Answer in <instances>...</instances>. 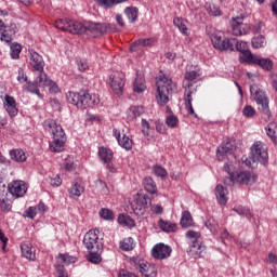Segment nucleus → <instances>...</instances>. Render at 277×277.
Listing matches in <instances>:
<instances>
[{
	"mask_svg": "<svg viewBox=\"0 0 277 277\" xmlns=\"http://www.w3.org/2000/svg\"><path fill=\"white\" fill-rule=\"evenodd\" d=\"M251 95L254 97V101L258 105H262L263 115L269 117V101L265 95V92L262 89H259L256 85H251Z\"/></svg>",
	"mask_w": 277,
	"mask_h": 277,
	"instance_id": "f8f14e48",
	"label": "nucleus"
},
{
	"mask_svg": "<svg viewBox=\"0 0 277 277\" xmlns=\"http://www.w3.org/2000/svg\"><path fill=\"white\" fill-rule=\"evenodd\" d=\"M186 238L190 239L192 242H198V239L200 238V233L198 232H186Z\"/></svg>",
	"mask_w": 277,
	"mask_h": 277,
	"instance_id": "052dcab7",
	"label": "nucleus"
},
{
	"mask_svg": "<svg viewBox=\"0 0 277 277\" xmlns=\"http://www.w3.org/2000/svg\"><path fill=\"white\" fill-rule=\"evenodd\" d=\"M268 159L267 146L261 141H256L251 146V157L242 158V161L245 167L254 169L258 163H262L263 166L267 163Z\"/></svg>",
	"mask_w": 277,
	"mask_h": 277,
	"instance_id": "423d86ee",
	"label": "nucleus"
},
{
	"mask_svg": "<svg viewBox=\"0 0 277 277\" xmlns=\"http://www.w3.org/2000/svg\"><path fill=\"white\" fill-rule=\"evenodd\" d=\"M241 113L245 118H252L254 115H256V110L252 106H245Z\"/></svg>",
	"mask_w": 277,
	"mask_h": 277,
	"instance_id": "4d7b16f0",
	"label": "nucleus"
},
{
	"mask_svg": "<svg viewBox=\"0 0 277 277\" xmlns=\"http://www.w3.org/2000/svg\"><path fill=\"white\" fill-rule=\"evenodd\" d=\"M2 106L6 110L10 118H15V116H17L19 113V109L17 108V102H15V98L11 95H4V98H2Z\"/></svg>",
	"mask_w": 277,
	"mask_h": 277,
	"instance_id": "a211bd4d",
	"label": "nucleus"
},
{
	"mask_svg": "<svg viewBox=\"0 0 277 277\" xmlns=\"http://www.w3.org/2000/svg\"><path fill=\"white\" fill-rule=\"evenodd\" d=\"M154 174H156V176H158V177L166 179L167 170L162 167L156 166V167H154Z\"/></svg>",
	"mask_w": 277,
	"mask_h": 277,
	"instance_id": "bf43d9fd",
	"label": "nucleus"
},
{
	"mask_svg": "<svg viewBox=\"0 0 277 277\" xmlns=\"http://www.w3.org/2000/svg\"><path fill=\"white\" fill-rule=\"evenodd\" d=\"M89 262L92 264L101 263V250H89Z\"/></svg>",
	"mask_w": 277,
	"mask_h": 277,
	"instance_id": "49530a36",
	"label": "nucleus"
},
{
	"mask_svg": "<svg viewBox=\"0 0 277 277\" xmlns=\"http://www.w3.org/2000/svg\"><path fill=\"white\" fill-rule=\"evenodd\" d=\"M172 253V248H170L169 245H166L163 242L156 243L154 247H151V259L163 261L170 258V254Z\"/></svg>",
	"mask_w": 277,
	"mask_h": 277,
	"instance_id": "ddd939ff",
	"label": "nucleus"
},
{
	"mask_svg": "<svg viewBox=\"0 0 277 277\" xmlns=\"http://www.w3.org/2000/svg\"><path fill=\"white\" fill-rule=\"evenodd\" d=\"M82 246L89 251H101L103 245L100 239V230L90 229L89 233L84 234Z\"/></svg>",
	"mask_w": 277,
	"mask_h": 277,
	"instance_id": "9d476101",
	"label": "nucleus"
},
{
	"mask_svg": "<svg viewBox=\"0 0 277 277\" xmlns=\"http://www.w3.org/2000/svg\"><path fill=\"white\" fill-rule=\"evenodd\" d=\"M180 225H182L183 228H189L190 226H193V216L190 215V212L183 211Z\"/></svg>",
	"mask_w": 277,
	"mask_h": 277,
	"instance_id": "58836bf2",
	"label": "nucleus"
},
{
	"mask_svg": "<svg viewBox=\"0 0 277 277\" xmlns=\"http://www.w3.org/2000/svg\"><path fill=\"white\" fill-rule=\"evenodd\" d=\"M98 156L100 160L103 161V163H110L114 158V153L111 149H108L107 147H100Z\"/></svg>",
	"mask_w": 277,
	"mask_h": 277,
	"instance_id": "c756f323",
	"label": "nucleus"
},
{
	"mask_svg": "<svg viewBox=\"0 0 277 277\" xmlns=\"http://www.w3.org/2000/svg\"><path fill=\"white\" fill-rule=\"evenodd\" d=\"M143 185L145 186V190L148 193V194H156V192H158V188L156 186V182L153 181L151 177H145L143 180Z\"/></svg>",
	"mask_w": 277,
	"mask_h": 277,
	"instance_id": "e433bc0d",
	"label": "nucleus"
},
{
	"mask_svg": "<svg viewBox=\"0 0 277 277\" xmlns=\"http://www.w3.org/2000/svg\"><path fill=\"white\" fill-rule=\"evenodd\" d=\"M132 263L134 264L135 269L140 271L141 275L145 277H156L157 268L156 265L148 263L142 258L132 259Z\"/></svg>",
	"mask_w": 277,
	"mask_h": 277,
	"instance_id": "9b49d317",
	"label": "nucleus"
},
{
	"mask_svg": "<svg viewBox=\"0 0 277 277\" xmlns=\"http://www.w3.org/2000/svg\"><path fill=\"white\" fill-rule=\"evenodd\" d=\"M157 94L156 102L160 107L166 106L170 102V95L174 90H176V83L169 78V76H159L158 81H156Z\"/></svg>",
	"mask_w": 277,
	"mask_h": 277,
	"instance_id": "39448f33",
	"label": "nucleus"
},
{
	"mask_svg": "<svg viewBox=\"0 0 277 277\" xmlns=\"http://www.w3.org/2000/svg\"><path fill=\"white\" fill-rule=\"evenodd\" d=\"M186 253H188V255L193 256L195 260L203 259L205 254L207 253V247L200 242L193 241L190 249H188Z\"/></svg>",
	"mask_w": 277,
	"mask_h": 277,
	"instance_id": "aec40b11",
	"label": "nucleus"
},
{
	"mask_svg": "<svg viewBox=\"0 0 277 277\" xmlns=\"http://www.w3.org/2000/svg\"><path fill=\"white\" fill-rule=\"evenodd\" d=\"M251 43H252V48L254 49H262L267 44V42L265 41V38L262 35L254 37Z\"/></svg>",
	"mask_w": 277,
	"mask_h": 277,
	"instance_id": "a18cd8bd",
	"label": "nucleus"
},
{
	"mask_svg": "<svg viewBox=\"0 0 277 277\" xmlns=\"http://www.w3.org/2000/svg\"><path fill=\"white\" fill-rule=\"evenodd\" d=\"M236 145H235V140L229 138L227 142L222 143L220 147H217V159L223 160L224 156L230 155L233 150H235Z\"/></svg>",
	"mask_w": 277,
	"mask_h": 277,
	"instance_id": "412c9836",
	"label": "nucleus"
},
{
	"mask_svg": "<svg viewBox=\"0 0 277 277\" xmlns=\"http://www.w3.org/2000/svg\"><path fill=\"white\" fill-rule=\"evenodd\" d=\"M243 58H245V62L249 64L258 65L262 67L263 70L269 71L271 69H273V61H271L269 58H262L254 54H249V56H245Z\"/></svg>",
	"mask_w": 277,
	"mask_h": 277,
	"instance_id": "dca6fc26",
	"label": "nucleus"
},
{
	"mask_svg": "<svg viewBox=\"0 0 277 277\" xmlns=\"http://www.w3.org/2000/svg\"><path fill=\"white\" fill-rule=\"evenodd\" d=\"M22 50L23 47H21L19 43L10 44V57H12V60H19V54Z\"/></svg>",
	"mask_w": 277,
	"mask_h": 277,
	"instance_id": "79ce46f5",
	"label": "nucleus"
},
{
	"mask_svg": "<svg viewBox=\"0 0 277 277\" xmlns=\"http://www.w3.org/2000/svg\"><path fill=\"white\" fill-rule=\"evenodd\" d=\"M119 247L124 252H130V251L134 250V239H132L130 237L129 238H124L123 241H121L119 243Z\"/></svg>",
	"mask_w": 277,
	"mask_h": 277,
	"instance_id": "a19ab883",
	"label": "nucleus"
},
{
	"mask_svg": "<svg viewBox=\"0 0 277 277\" xmlns=\"http://www.w3.org/2000/svg\"><path fill=\"white\" fill-rule=\"evenodd\" d=\"M85 28H87V25H83L82 23L70 22V24H68V26L62 29V31L70 32L72 35H81V34H84Z\"/></svg>",
	"mask_w": 277,
	"mask_h": 277,
	"instance_id": "393cba45",
	"label": "nucleus"
},
{
	"mask_svg": "<svg viewBox=\"0 0 277 277\" xmlns=\"http://www.w3.org/2000/svg\"><path fill=\"white\" fill-rule=\"evenodd\" d=\"M118 277H137V276L128 271L121 269L119 271Z\"/></svg>",
	"mask_w": 277,
	"mask_h": 277,
	"instance_id": "774afa93",
	"label": "nucleus"
},
{
	"mask_svg": "<svg viewBox=\"0 0 277 277\" xmlns=\"http://www.w3.org/2000/svg\"><path fill=\"white\" fill-rule=\"evenodd\" d=\"M28 58L30 60V67L34 69V71H44V61L38 52L32 49L28 50Z\"/></svg>",
	"mask_w": 277,
	"mask_h": 277,
	"instance_id": "f3484780",
	"label": "nucleus"
},
{
	"mask_svg": "<svg viewBox=\"0 0 277 277\" xmlns=\"http://www.w3.org/2000/svg\"><path fill=\"white\" fill-rule=\"evenodd\" d=\"M223 170L228 174V180L225 184L232 186L233 184H239L241 186L251 187L252 185L256 184L258 175L251 171H233L232 164H225Z\"/></svg>",
	"mask_w": 277,
	"mask_h": 277,
	"instance_id": "20e7f679",
	"label": "nucleus"
},
{
	"mask_svg": "<svg viewBox=\"0 0 277 277\" xmlns=\"http://www.w3.org/2000/svg\"><path fill=\"white\" fill-rule=\"evenodd\" d=\"M58 259H61V261H63L65 264L74 263V258L68 254H58Z\"/></svg>",
	"mask_w": 277,
	"mask_h": 277,
	"instance_id": "680f3d73",
	"label": "nucleus"
},
{
	"mask_svg": "<svg viewBox=\"0 0 277 277\" xmlns=\"http://www.w3.org/2000/svg\"><path fill=\"white\" fill-rule=\"evenodd\" d=\"M242 17H234L232 22L233 26V35L238 36H246L251 30V27L249 25L242 23Z\"/></svg>",
	"mask_w": 277,
	"mask_h": 277,
	"instance_id": "6ab92c4d",
	"label": "nucleus"
},
{
	"mask_svg": "<svg viewBox=\"0 0 277 277\" xmlns=\"http://www.w3.org/2000/svg\"><path fill=\"white\" fill-rule=\"evenodd\" d=\"M39 84L36 82L28 81L24 84V91L29 92L31 94H36L37 96L41 97V93L39 92Z\"/></svg>",
	"mask_w": 277,
	"mask_h": 277,
	"instance_id": "ea45409f",
	"label": "nucleus"
},
{
	"mask_svg": "<svg viewBox=\"0 0 277 277\" xmlns=\"http://www.w3.org/2000/svg\"><path fill=\"white\" fill-rule=\"evenodd\" d=\"M38 74H39V76H37L36 81H34L31 83L38 84L39 88H47L50 84L55 83L54 81L49 79V76H47V74H44V70L38 71Z\"/></svg>",
	"mask_w": 277,
	"mask_h": 277,
	"instance_id": "cd10ccee",
	"label": "nucleus"
},
{
	"mask_svg": "<svg viewBox=\"0 0 277 277\" xmlns=\"http://www.w3.org/2000/svg\"><path fill=\"white\" fill-rule=\"evenodd\" d=\"M207 13L213 16H222V10L216 4H207Z\"/></svg>",
	"mask_w": 277,
	"mask_h": 277,
	"instance_id": "09e8293b",
	"label": "nucleus"
},
{
	"mask_svg": "<svg viewBox=\"0 0 277 277\" xmlns=\"http://www.w3.org/2000/svg\"><path fill=\"white\" fill-rule=\"evenodd\" d=\"M28 190L24 181H13L8 185L6 194L12 196L13 198H23Z\"/></svg>",
	"mask_w": 277,
	"mask_h": 277,
	"instance_id": "4468645a",
	"label": "nucleus"
},
{
	"mask_svg": "<svg viewBox=\"0 0 277 277\" xmlns=\"http://www.w3.org/2000/svg\"><path fill=\"white\" fill-rule=\"evenodd\" d=\"M1 32V41L10 43L14 40L15 32H11L9 30H0Z\"/></svg>",
	"mask_w": 277,
	"mask_h": 277,
	"instance_id": "603ef678",
	"label": "nucleus"
},
{
	"mask_svg": "<svg viewBox=\"0 0 277 277\" xmlns=\"http://www.w3.org/2000/svg\"><path fill=\"white\" fill-rule=\"evenodd\" d=\"M70 22H76L72 19H57L54 23L55 28H57L58 30H63L65 29L68 25H70Z\"/></svg>",
	"mask_w": 277,
	"mask_h": 277,
	"instance_id": "5fc2aeb1",
	"label": "nucleus"
},
{
	"mask_svg": "<svg viewBox=\"0 0 277 277\" xmlns=\"http://www.w3.org/2000/svg\"><path fill=\"white\" fill-rule=\"evenodd\" d=\"M39 210H36L35 208H28L24 211V217H28L30 220H34L38 215Z\"/></svg>",
	"mask_w": 277,
	"mask_h": 277,
	"instance_id": "13d9d810",
	"label": "nucleus"
},
{
	"mask_svg": "<svg viewBox=\"0 0 277 277\" xmlns=\"http://www.w3.org/2000/svg\"><path fill=\"white\" fill-rule=\"evenodd\" d=\"M44 130L50 132L53 141L50 143V151L60 154L65 150L66 134L61 126H58L54 119H48L44 121Z\"/></svg>",
	"mask_w": 277,
	"mask_h": 277,
	"instance_id": "f03ea898",
	"label": "nucleus"
},
{
	"mask_svg": "<svg viewBox=\"0 0 277 277\" xmlns=\"http://www.w3.org/2000/svg\"><path fill=\"white\" fill-rule=\"evenodd\" d=\"M177 117L175 115H169L167 119L164 120V123L170 128V129H175L177 126Z\"/></svg>",
	"mask_w": 277,
	"mask_h": 277,
	"instance_id": "864d4df0",
	"label": "nucleus"
},
{
	"mask_svg": "<svg viewBox=\"0 0 277 277\" xmlns=\"http://www.w3.org/2000/svg\"><path fill=\"white\" fill-rule=\"evenodd\" d=\"M117 222L120 225H123L129 228H133L135 226L134 220H132V217L126 214H119V216L117 217Z\"/></svg>",
	"mask_w": 277,
	"mask_h": 277,
	"instance_id": "4c0bfd02",
	"label": "nucleus"
},
{
	"mask_svg": "<svg viewBox=\"0 0 277 277\" xmlns=\"http://www.w3.org/2000/svg\"><path fill=\"white\" fill-rule=\"evenodd\" d=\"M66 101L77 108L87 109L94 107V100H92V95L89 94L88 91H79V92H68L66 93Z\"/></svg>",
	"mask_w": 277,
	"mask_h": 277,
	"instance_id": "0eeeda50",
	"label": "nucleus"
},
{
	"mask_svg": "<svg viewBox=\"0 0 277 277\" xmlns=\"http://www.w3.org/2000/svg\"><path fill=\"white\" fill-rule=\"evenodd\" d=\"M233 211L238 213V215H243L245 217H252L251 210L243 206H235Z\"/></svg>",
	"mask_w": 277,
	"mask_h": 277,
	"instance_id": "c03bdc74",
	"label": "nucleus"
},
{
	"mask_svg": "<svg viewBox=\"0 0 277 277\" xmlns=\"http://www.w3.org/2000/svg\"><path fill=\"white\" fill-rule=\"evenodd\" d=\"M174 26L177 27L180 32L183 35H187V22L183 19L182 17H175L174 21Z\"/></svg>",
	"mask_w": 277,
	"mask_h": 277,
	"instance_id": "37998d69",
	"label": "nucleus"
},
{
	"mask_svg": "<svg viewBox=\"0 0 277 277\" xmlns=\"http://www.w3.org/2000/svg\"><path fill=\"white\" fill-rule=\"evenodd\" d=\"M77 68L79 69V71H87L89 70V64L87 63V61H79L77 62Z\"/></svg>",
	"mask_w": 277,
	"mask_h": 277,
	"instance_id": "0e129e2a",
	"label": "nucleus"
},
{
	"mask_svg": "<svg viewBox=\"0 0 277 277\" xmlns=\"http://www.w3.org/2000/svg\"><path fill=\"white\" fill-rule=\"evenodd\" d=\"M137 8L135 6H127L123 10L124 16L129 19L130 24H134L137 21Z\"/></svg>",
	"mask_w": 277,
	"mask_h": 277,
	"instance_id": "473e14b6",
	"label": "nucleus"
},
{
	"mask_svg": "<svg viewBox=\"0 0 277 277\" xmlns=\"http://www.w3.org/2000/svg\"><path fill=\"white\" fill-rule=\"evenodd\" d=\"M84 193V187L80 183H74L71 184L70 189H68V195H70V198H78Z\"/></svg>",
	"mask_w": 277,
	"mask_h": 277,
	"instance_id": "2f4dec72",
	"label": "nucleus"
},
{
	"mask_svg": "<svg viewBox=\"0 0 277 277\" xmlns=\"http://www.w3.org/2000/svg\"><path fill=\"white\" fill-rule=\"evenodd\" d=\"M129 0H97V2L106 9L113 8L115 4H121L128 2Z\"/></svg>",
	"mask_w": 277,
	"mask_h": 277,
	"instance_id": "de8ad7c7",
	"label": "nucleus"
},
{
	"mask_svg": "<svg viewBox=\"0 0 277 277\" xmlns=\"http://www.w3.org/2000/svg\"><path fill=\"white\" fill-rule=\"evenodd\" d=\"M210 42H212V47L217 51H238L243 54V57H248L252 55L251 51L248 50L246 42H238L235 38H225L222 31L214 30V32L210 34Z\"/></svg>",
	"mask_w": 277,
	"mask_h": 277,
	"instance_id": "f257e3e1",
	"label": "nucleus"
},
{
	"mask_svg": "<svg viewBox=\"0 0 277 277\" xmlns=\"http://www.w3.org/2000/svg\"><path fill=\"white\" fill-rule=\"evenodd\" d=\"M145 109L142 106H130L129 110H127V118L132 121L136 118H140Z\"/></svg>",
	"mask_w": 277,
	"mask_h": 277,
	"instance_id": "c85d7f7f",
	"label": "nucleus"
},
{
	"mask_svg": "<svg viewBox=\"0 0 277 277\" xmlns=\"http://www.w3.org/2000/svg\"><path fill=\"white\" fill-rule=\"evenodd\" d=\"M17 81H19V83L28 82L25 71L22 68H19V75L17 76Z\"/></svg>",
	"mask_w": 277,
	"mask_h": 277,
	"instance_id": "338daca9",
	"label": "nucleus"
},
{
	"mask_svg": "<svg viewBox=\"0 0 277 277\" xmlns=\"http://www.w3.org/2000/svg\"><path fill=\"white\" fill-rule=\"evenodd\" d=\"M200 78V72L193 70L186 71L185 77L183 79V89H185V108L188 115L193 116L194 118H198V115L194 111L193 108V94L196 93V80Z\"/></svg>",
	"mask_w": 277,
	"mask_h": 277,
	"instance_id": "7ed1b4c3",
	"label": "nucleus"
},
{
	"mask_svg": "<svg viewBox=\"0 0 277 277\" xmlns=\"http://www.w3.org/2000/svg\"><path fill=\"white\" fill-rule=\"evenodd\" d=\"M265 133L271 142L277 143V124L275 122H271L265 127Z\"/></svg>",
	"mask_w": 277,
	"mask_h": 277,
	"instance_id": "f704fd0d",
	"label": "nucleus"
},
{
	"mask_svg": "<svg viewBox=\"0 0 277 277\" xmlns=\"http://www.w3.org/2000/svg\"><path fill=\"white\" fill-rule=\"evenodd\" d=\"M147 90V87L145 85V79H143L142 76L137 75L134 79V92L137 94H142Z\"/></svg>",
	"mask_w": 277,
	"mask_h": 277,
	"instance_id": "c9c22d12",
	"label": "nucleus"
},
{
	"mask_svg": "<svg viewBox=\"0 0 277 277\" xmlns=\"http://www.w3.org/2000/svg\"><path fill=\"white\" fill-rule=\"evenodd\" d=\"M159 229H161L164 233H174L176 232V224L166 221V220H159L158 222Z\"/></svg>",
	"mask_w": 277,
	"mask_h": 277,
	"instance_id": "72a5a7b5",
	"label": "nucleus"
},
{
	"mask_svg": "<svg viewBox=\"0 0 277 277\" xmlns=\"http://www.w3.org/2000/svg\"><path fill=\"white\" fill-rule=\"evenodd\" d=\"M10 159L17 163H24L27 157L23 149H12L10 150Z\"/></svg>",
	"mask_w": 277,
	"mask_h": 277,
	"instance_id": "7c9ffc66",
	"label": "nucleus"
},
{
	"mask_svg": "<svg viewBox=\"0 0 277 277\" xmlns=\"http://www.w3.org/2000/svg\"><path fill=\"white\" fill-rule=\"evenodd\" d=\"M47 183L50 184L52 187H60L63 183V180L60 177V174L52 175L47 177Z\"/></svg>",
	"mask_w": 277,
	"mask_h": 277,
	"instance_id": "8fccbe9b",
	"label": "nucleus"
},
{
	"mask_svg": "<svg viewBox=\"0 0 277 277\" xmlns=\"http://www.w3.org/2000/svg\"><path fill=\"white\" fill-rule=\"evenodd\" d=\"M116 25L107 23H89L84 29V34L96 39L105 34H115Z\"/></svg>",
	"mask_w": 277,
	"mask_h": 277,
	"instance_id": "6e6552de",
	"label": "nucleus"
},
{
	"mask_svg": "<svg viewBox=\"0 0 277 277\" xmlns=\"http://www.w3.org/2000/svg\"><path fill=\"white\" fill-rule=\"evenodd\" d=\"M110 88L114 94H121L124 88V74L121 71H114L110 75Z\"/></svg>",
	"mask_w": 277,
	"mask_h": 277,
	"instance_id": "2eb2a0df",
	"label": "nucleus"
},
{
	"mask_svg": "<svg viewBox=\"0 0 277 277\" xmlns=\"http://www.w3.org/2000/svg\"><path fill=\"white\" fill-rule=\"evenodd\" d=\"M151 203V199L146 194L137 193L134 196V200L130 202V209L135 215L142 216Z\"/></svg>",
	"mask_w": 277,
	"mask_h": 277,
	"instance_id": "1a4fd4ad",
	"label": "nucleus"
},
{
	"mask_svg": "<svg viewBox=\"0 0 277 277\" xmlns=\"http://www.w3.org/2000/svg\"><path fill=\"white\" fill-rule=\"evenodd\" d=\"M155 43L156 39L154 38L135 40L130 44V51L135 52L142 50L143 48H151Z\"/></svg>",
	"mask_w": 277,
	"mask_h": 277,
	"instance_id": "4be33fe9",
	"label": "nucleus"
},
{
	"mask_svg": "<svg viewBox=\"0 0 277 277\" xmlns=\"http://www.w3.org/2000/svg\"><path fill=\"white\" fill-rule=\"evenodd\" d=\"M12 198L14 196L8 195L6 190H0V208L2 212H10L12 210Z\"/></svg>",
	"mask_w": 277,
	"mask_h": 277,
	"instance_id": "b1692460",
	"label": "nucleus"
},
{
	"mask_svg": "<svg viewBox=\"0 0 277 277\" xmlns=\"http://www.w3.org/2000/svg\"><path fill=\"white\" fill-rule=\"evenodd\" d=\"M21 253L23 254V258L28 261L36 260V250L31 247L30 242L21 243Z\"/></svg>",
	"mask_w": 277,
	"mask_h": 277,
	"instance_id": "a878e982",
	"label": "nucleus"
},
{
	"mask_svg": "<svg viewBox=\"0 0 277 277\" xmlns=\"http://www.w3.org/2000/svg\"><path fill=\"white\" fill-rule=\"evenodd\" d=\"M149 131L150 124L148 123V121L145 119H141V132L143 133V135L150 136Z\"/></svg>",
	"mask_w": 277,
	"mask_h": 277,
	"instance_id": "6e6d98bb",
	"label": "nucleus"
},
{
	"mask_svg": "<svg viewBox=\"0 0 277 277\" xmlns=\"http://www.w3.org/2000/svg\"><path fill=\"white\" fill-rule=\"evenodd\" d=\"M205 226H207V228L210 229V232H215L216 230V226H217V223L216 221L214 220H209L205 223Z\"/></svg>",
	"mask_w": 277,
	"mask_h": 277,
	"instance_id": "e2e57ef3",
	"label": "nucleus"
},
{
	"mask_svg": "<svg viewBox=\"0 0 277 277\" xmlns=\"http://www.w3.org/2000/svg\"><path fill=\"white\" fill-rule=\"evenodd\" d=\"M113 133H114V137H116L117 144H119V146L123 147L124 150L132 149V140H130L129 136L123 134V137H121V132H119V130L116 128L113 130Z\"/></svg>",
	"mask_w": 277,
	"mask_h": 277,
	"instance_id": "5701e85b",
	"label": "nucleus"
},
{
	"mask_svg": "<svg viewBox=\"0 0 277 277\" xmlns=\"http://www.w3.org/2000/svg\"><path fill=\"white\" fill-rule=\"evenodd\" d=\"M265 263L276 265L277 264V256H276V254L268 253L267 259H265Z\"/></svg>",
	"mask_w": 277,
	"mask_h": 277,
	"instance_id": "69168bd1",
	"label": "nucleus"
},
{
	"mask_svg": "<svg viewBox=\"0 0 277 277\" xmlns=\"http://www.w3.org/2000/svg\"><path fill=\"white\" fill-rule=\"evenodd\" d=\"M214 195H216V201L220 206L227 205L228 201V190L222 185H217L216 188H214Z\"/></svg>",
	"mask_w": 277,
	"mask_h": 277,
	"instance_id": "bb28decb",
	"label": "nucleus"
},
{
	"mask_svg": "<svg viewBox=\"0 0 277 277\" xmlns=\"http://www.w3.org/2000/svg\"><path fill=\"white\" fill-rule=\"evenodd\" d=\"M100 217L105 220V221H113L114 220V212L113 210L109 209H101L100 210Z\"/></svg>",
	"mask_w": 277,
	"mask_h": 277,
	"instance_id": "3c124183",
	"label": "nucleus"
}]
</instances>
